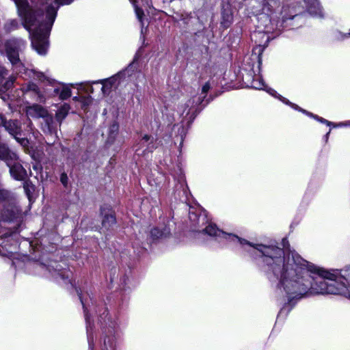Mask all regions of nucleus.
<instances>
[{"label":"nucleus","mask_w":350,"mask_h":350,"mask_svg":"<svg viewBox=\"0 0 350 350\" xmlns=\"http://www.w3.org/2000/svg\"><path fill=\"white\" fill-rule=\"evenodd\" d=\"M169 234L170 231L166 228L164 229V230H161L158 228H154L152 229L150 232V235L153 239H158L166 237Z\"/></svg>","instance_id":"6ab92c4d"},{"label":"nucleus","mask_w":350,"mask_h":350,"mask_svg":"<svg viewBox=\"0 0 350 350\" xmlns=\"http://www.w3.org/2000/svg\"><path fill=\"white\" fill-rule=\"evenodd\" d=\"M79 85H80V87H81V88H82V87H83V86H84V84L82 83H80V84H79Z\"/></svg>","instance_id":"58836bf2"},{"label":"nucleus","mask_w":350,"mask_h":350,"mask_svg":"<svg viewBox=\"0 0 350 350\" xmlns=\"http://www.w3.org/2000/svg\"><path fill=\"white\" fill-rule=\"evenodd\" d=\"M267 91L270 94H271L272 96L279 98L282 103H284L286 105H288L291 106L294 109L299 111L302 112L303 113H304V114H306V115H307V116H310L311 118H313L314 119L317 120V121H319V122H320L321 123L327 124V126H331L332 124V122H329V121H328V120H325V119H324L323 118L319 117L317 115H314V114H313V113H310L309 111H307L306 110H305L304 109L300 108L296 104L292 103L291 102H290L286 98L282 96L281 95L278 94V93L274 90H272V89L269 88Z\"/></svg>","instance_id":"1a4fd4ad"},{"label":"nucleus","mask_w":350,"mask_h":350,"mask_svg":"<svg viewBox=\"0 0 350 350\" xmlns=\"http://www.w3.org/2000/svg\"><path fill=\"white\" fill-rule=\"evenodd\" d=\"M116 224V218L112 213L105 215L102 222L103 228L109 230L110 227Z\"/></svg>","instance_id":"aec40b11"},{"label":"nucleus","mask_w":350,"mask_h":350,"mask_svg":"<svg viewBox=\"0 0 350 350\" xmlns=\"http://www.w3.org/2000/svg\"><path fill=\"white\" fill-rule=\"evenodd\" d=\"M1 220L6 222H13L19 226L23 221V214L18 207L14 204L5 206L1 212Z\"/></svg>","instance_id":"0eeeda50"},{"label":"nucleus","mask_w":350,"mask_h":350,"mask_svg":"<svg viewBox=\"0 0 350 350\" xmlns=\"http://www.w3.org/2000/svg\"><path fill=\"white\" fill-rule=\"evenodd\" d=\"M329 134V132H328V133L326 134V136H325V137H326V138H327V137H328Z\"/></svg>","instance_id":"ea45409f"},{"label":"nucleus","mask_w":350,"mask_h":350,"mask_svg":"<svg viewBox=\"0 0 350 350\" xmlns=\"http://www.w3.org/2000/svg\"><path fill=\"white\" fill-rule=\"evenodd\" d=\"M23 188L28 198L31 199V196L34 191V185L30 181H25Z\"/></svg>","instance_id":"393cba45"},{"label":"nucleus","mask_w":350,"mask_h":350,"mask_svg":"<svg viewBox=\"0 0 350 350\" xmlns=\"http://www.w3.org/2000/svg\"><path fill=\"white\" fill-rule=\"evenodd\" d=\"M10 196V193L9 191L4 189H0V201L8 200Z\"/></svg>","instance_id":"cd10ccee"},{"label":"nucleus","mask_w":350,"mask_h":350,"mask_svg":"<svg viewBox=\"0 0 350 350\" xmlns=\"http://www.w3.org/2000/svg\"><path fill=\"white\" fill-rule=\"evenodd\" d=\"M33 77L40 81L43 83V92L39 91L38 86L34 83H29L26 88H23L26 92H33L38 94L40 101H44L46 98L54 97L58 95L61 83L51 79L43 72L32 71Z\"/></svg>","instance_id":"20e7f679"},{"label":"nucleus","mask_w":350,"mask_h":350,"mask_svg":"<svg viewBox=\"0 0 350 350\" xmlns=\"http://www.w3.org/2000/svg\"><path fill=\"white\" fill-rule=\"evenodd\" d=\"M189 218H190V219H191V221H195L196 218H197V219H198V222L200 221V220H202V221H203V220L204 219V217H202V216H199V217H198V216L196 215V213H193V212H192V211H190V212H189Z\"/></svg>","instance_id":"7c9ffc66"},{"label":"nucleus","mask_w":350,"mask_h":350,"mask_svg":"<svg viewBox=\"0 0 350 350\" xmlns=\"http://www.w3.org/2000/svg\"><path fill=\"white\" fill-rule=\"evenodd\" d=\"M332 39L334 41H342L350 37V29L349 31L347 33H342L340 31H335L332 33Z\"/></svg>","instance_id":"5701e85b"},{"label":"nucleus","mask_w":350,"mask_h":350,"mask_svg":"<svg viewBox=\"0 0 350 350\" xmlns=\"http://www.w3.org/2000/svg\"><path fill=\"white\" fill-rule=\"evenodd\" d=\"M0 126H3L5 129L12 135L21 145L25 146L27 140L25 138H20L18 135L21 134V124L18 120H5L3 116L0 113Z\"/></svg>","instance_id":"6e6552de"},{"label":"nucleus","mask_w":350,"mask_h":350,"mask_svg":"<svg viewBox=\"0 0 350 350\" xmlns=\"http://www.w3.org/2000/svg\"><path fill=\"white\" fill-rule=\"evenodd\" d=\"M70 86L75 87V85L74 84H71Z\"/></svg>","instance_id":"79ce46f5"},{"label":"nucleus","mask_w":350,"mask_h":350,"mask_svg":"<svg viewBox=\"0 0 350 350\" xmlns=\"http://www.w3.org/2000/svg\"><path fill=\"white\" fill-rule=\"evenodd\" d=\"M204 231L206 234H208L211 237H215L218 241H221L225 239L228 241H232L234 243H239L242 245L243 243H247L249 244V241L243 239L235 234H228L222 230L218 229L215 224H209L206 226L204 229Z\"/></svg>","instance_id":"423d86ee"},{"label":"nucleus","mask_w":350,"mask_h":350,"mask_svg":"<svg viewBox=\"0 0 350 350\" xmlns=\"http://www.w3.org/2000/svg\"><path fill=\"white\" fill-rule=\"evenodd\" d=\"M189 110H190V109H189V110L187 111V113H186L187 114H188V113H189Z\"/></svg>","instance_id":"a19ab883"},{"label":"nucleus","mask_w":350,"mask_h":350,"mask_svg":"<svg viewBox=\"0 0 350 350\" xmlns=\"http://www.w3.org/2000/svg\"><path fill=\"white\" fill-rule=\"evenodd\" d=\"M26 113L28 117L39 118H43L46 121V124L49 131H51L49 121H52L51 118L47 117L46 110L39 105H33L27 107L26 109Z\"/></svg>","instance_id":"ddd939ff"},{"label":"nucleus","mask_w":350,"mask_h":350,"mask_svg":"<svg viewBox=\"0 0 350 350\" xmlns=\"http://www.w3.org/2000/svg\"><path fill=\"white\" fill-rule=\"evenodd\" d=\"M120 73H118L117 75H115L109 78L104 79L99 81H92L91 82V85H88V89L86 90L87 92H90V93L93 92V88L92 87V84L96 83H101L102 88L101 91L104 95H108L113 88L116 87L117 85V83L118 81V79L120 77Z\"/></svg>","instance_id":"9b49d317"},{"label":"nucleus","mask_w":350,"mask_h":350,"mask_svg":"<svg viewBox=\"0 0 350 350\" xmlns=\"http://www.w3.org/2000/svg\"><path fill=\"white\" fill-rule=\"evenodd\" d=\"M267 91L270 94H271L272 96L279 98L282 103H284L286 105H288L291 106L294 109L299 111L302 112L303 113H304V114H306V115H307V116H310L311 118H313L314 119L317 120V121H319V122H320L321 123L327 124V126H331L332 124V122H329V121H328V120H325V119H324L323 118L319 117L317 115H314V114H313V113H310L309 111H307L306 110H305L304 109L300 108L296 104L292 103L291 102H290L286 98L282 96L281 95L278 94V93L274 90H272V89L269 88Z\"/></svg>","instance_id":"9d476101"},{"label":"nucleus","mask_w":350,"mask_h":350,"mask_svg":"<svg viewBox=\"0 0 350 350\" xmlns=\"http://www.w3.org/2000/svg\"><path fill=\"white\" fill-rule=\"evenodd\" d=\"M0 159L5 161L8 165H10L11 162L18 160V156L5 144H0Z\"/></svg>","instance_id":"dca6fc26"},{"label":"nucleus","mask_w":350,"mask_h":350,"mask_svg":"<svg viewBox=\"0 0 350 350\" xmlns=\"http://www.w3.org/2000/svg\"><path fill=\"white\" fill-rule=\"evenodd\" d=\"M52 275L56 279L59 278L62 280H65V279H68L69 278V276L70 275V272L69 271H66V270L62 271V270H56L55 269L52 273Z\"/></svg>","instance_id":"b1692460"},{"label":"nucleus","mask_w":350,"mask_h":350,"mask_svg":"<svg viewBox=\"0 0 350 350\" xmlns=\"http://www.w3.org/2000/svg\"><path fill=\"white\" fill-rule=\"evenodd\" d=\"M70 87L68 85L61 84L59 92L58 94L59 98L66 100L71 96Z\"/></svg>","instance_id":"412c9836"},{"label":"nucleus","mask_w":350,"mask_h":350,"mask_svg":"<svg viewBox=\"0 0 350 350\" xmlns=\"http://www.w3.org/2000/svg\"><path fill=\"white\" fill-rule=\"evenodd\" d=\"M150 137L148 135H145L143 137H142V140L144 141V142H148L149 139H150Z\"/></svg>","instance_id":"c9c22d12"},{"label":"nucleus","mask_w":350,"mask_h":350,"mask_svg":"<svg viewBox=\"0 0 350 350\" xmlns=\"http://www.w3.org/2000/svg\"><path fill=\"white\" fill-rule=\"evenodd\" d=\"M77 293H78V295L79 297V299L81 300V302L83 305V308L84 309V313H85V320H86V323L88 324L87 325V334H88V345H89V349L90 350H92L93 349V338L91 336V334L90 332V317L88 314V312L86 311V308H85V304L83 302V298L81 297V293H79L78 291H77Z\"/></svg>","instance_id":"f3484780"},{"label":"nucleus","mask_w":350,"mask_h":350,"mask_svg":"<svg viewBox=\"0 0 350 350\" xmlns=\"http://www.w3.org/2000/svg\"><path fill=\"white\" fill-rule=\"evenodd\" d=\"M8 75V70L2 66L0 65V81Z\"/></svg>","instance_id":"473e14b6"},{"label":"nucleus","mask_w":350,"mask_h":350,"mask_svg":"<svg viewBox=\"0 0 350 350\" xmlns=\"http://www.w3.org/2000/svg\"><path fill=\"white\" fill-rule=\"evenodd\" d=\"M70 107L67 104H64L57 110L56 113V118L59 122H62L64 118L67 116Z\"/></svg>","instance_id":"4be33fe9"},{"label":"nucleus","mask_w":350,"mask_h":350,"mask_svg":"<svg viewBox=\"0 0 350 350\" xmlns=\"http://www.w3.org/2000/svg\"><path fill=\"white\" fill-rule=\"evenodd\" d=\"M331 126H332L334 127L348 126L347 124V122H340L338 124H334V123L332 122V124Z\"/></svg>","instance_id":"f704fd0d"},{"label":"nucleus","mask_w":350,"mask_h":350,"mask_svg":"<svg viewBox=\"0 0 350 350\" xmlns=\"http://www.w3.org/2000/svg\"><path fill=\"white\" fill-rule=\"evenodd\" d=\"M211 85L208 82H206L202 88V94L203 95L202 97L204 98L206 96V94L208 92V91L210 90Z\"/></svg>","instance_id":"c756f323"},{"label":"nucleus","mask_w":350,"mask_h":350,"mask_svg":"<svg viewBox=\"0 0 350 350\" xmlns=\"http://www.w3.org/2000/svg\"><path fill=\"white\" fill-rule=\"evenodd\" d=\"M275 0H254L252 2V12L257 17V29L252 34V39L260 46H265L270 37L269 33L280 30L282 22L292 19L300 12L297 5L286 4L280 9Z\"/></svg>","instance_id":"7ed1b4c3"},{"label":"nucleus","mask_w":350,"mask_h":350,"mask_svg":"<svg viewBox=\"0 0 350 350\" xmlns=\"http://www.w3.org/2000/svg\"><path fill=\"white\" fill-rule=\"evenodd\" d=\"M18 26V23L17 21L11 20L6 24L5 28L8 31H12V30L17 28Z\"/></svg>","instance_id":"bb28decb"},{"label":"nucleus","mask_w":350,"mask_h":350,"mask_svg":"<svg viewBox=\"0 0 350 350\" xmlns=\"http://www.w3.org/2000/svg\"><path fill=\"white\" fill-rule=\"evenodd\" d=\"M242 246L248 252L262 254L269 278L278 280V288L289 299L328 294L350 299V266L329 271L308 262L295 251L284 252L272 244L249 242Z\"/></svg>","instance_id":"f257e3e1"},{"label":"nucleus","mask_w":350,"mask_h":350,"mask_svg":"<svg viewBox=\"0 0 350 350\" xmlns=\"http://www.w3.org/2000/svg\"><path fill=\"white\" fill-rule=\"evenodd\" d=\"M119 131V126L116 122H113L110 125L108 129L107 142L113 143L116 139Z\"/></svg>","instance_id":"a211bd4d"},{"label":"nucleus","mask_w":350,"mask_h":350,"mask_svg":"<svg viewBox=\"0 0 350 350\" xmlns=\"http://www.w3.org/2000/svg\"><path fill=\"white\" fill-rule=\"evenodd\" d=\"M202 97H198V100L195 101L194 100H188V102L187 103V107H190L191 108V107H194V103H195V105H200V103H202Z\"/></svg>","instance_id":"c85d7f7f"},{"label":"nucleus","mask_w":350,"mask_h":350,"mask_svg":"<svg viewBox=\"0 0 350 350\" xmlns=\"http://www.w3.org/2000/svg\"><path fill=\"white\" fill-rule=\"evenodd\" d=\"M14 77H12L8 81H7L5 82V83L4 84V88L5 89H9L12 86V85L14 82Z\"/></svg>","instance_id":"72a5a7b5"},{"label":"nucleus","mask_w":350,"mask_h":350,"mask_svg":"<svg viewBox=\"0 0 350 350\" xmlns=\"http://www.w3.org/2000/svg\"><path fill=\"white\" fill-rule=\"evenodd\" d=\"M60 181L64 187H66L68 182V178L66 173H62L60 176Z\"/></svg>","instance_id":"2f4dec72"},{"label":"nucleus","mask_w":350,"mask_h":350,"mask_svg":"<svg viewBox=\"0 0 350 350\" xmlns=\"http://www.w3.org/2000/svg\"><path fill=\"white\" fill-rule=\"evenodd\" d=\"M254 59L258 60V66L261 64L259 55H254Z\"/></svg>","instance_id":"e433bc0d"},{"label":"nucleus","mask_w":350,"mask_h":350,"mask_svg":"<svg viewBox=\"0 0 350 350\" xmlns=\"http://www.w3.org/2000/svg\"><path fill=\"white\" fill-rule=\"evenodd\" d=\"M25 42L20 38H12L5 40L0 45V52L5 54L16 72H22L25 70L23 64L19 58V53L25 47Z\"/></svg>","instance_id":"39448f33"},{"label":"nucleus","mask_w":350,"mask_h":350,"mask_svg":"<svg viewBox=\"0 0 350 350\" xmlns=\"http://www.w3.org/2000/svg\"><path fill=\"white\" fill-rule=\"evenodd\" d=\"M347 124L348 126H350V120L347 121Z\"/></svg>","instance_id":"4c0bfd02"},{"label":"nucleus","mask_w":350,"mask_h":350,"mask_svg":"<svg viewBox=\"0 0 350 350\" xmlns=\"http://www.w3.org/2000/svg\"><path fill=\"white\" fill-rule=\"evenodd\" d=\"M25 28L29 32L32 47L41 55L48 49L47 38L51 31L60 5H69L73 0H13ZM133 5L135 14L144 25L143 10L139 1L147 3L148 0H129Z\"/></svg>","instance_id":"f03ea898"},{"label":"nucleus","mask_w":350,"mask_h":350,"mask_svg":"<svg viewBox=\"0 0 350 350\" xmlns=\"http://www.w3.org/2000/svg\"><path fill=\"white\" fill-rule=\"evenodd\" d=\"M118 333L115 326H109L105 330L102 350H116Z\"/></svg>","instance_id":"f8f14e48"},{"label":"nucleus","mask_w":350,"mask_h":350,"mask_svg":"<svg viewBox=\"0 0 350 350\" xmlns=\"http://www.w3.org/2000/svg\"><path fill=\"white\" fill-rule=\"evenodd\" d=\"M251 86L253 88L258 89V90L264 89L265 88V85L263 81L259 77H257V78L253 79V81L251 83Z\"/></svg>","instance_id":"a878e982"},{"label":"nucleus","mask_w":350,"mask_h":350,"mask_svg":"<svg viewBox=\"0 0 350 350\" xmlns=\"http://www.w3.org/2000/svg\"><path fill=\"white\" fill-rule=\"evenodd\" d=\"M308 12L312 16L319 18L324 16L323 8L319 0H304Z\"/></svg>","instance_id":"4468645a"},{"label":"nucleus","mask_w":350,"mask_h":350,"mask_svg":"<svg viewBox=\"0 0 350 350\" xmlns=\"http://www.w3.org/2000/svg\"><path fill=\"white\" fill-rule=\"evenodd\" d=\"M10 172L11 176L17 180H23L27 176V171L19 163L11 162Z\"/></svg>","instance_id":"2eb2a0df"}]
</instances>
